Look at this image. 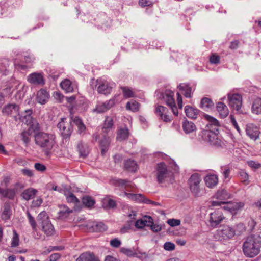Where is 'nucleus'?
<instances>
[{"instance_id": "obj_27", "label": "nucleus", "mask_w": 261, "mask_h": 261, "mask_svg": "<svg viewBox=\"0 0 261 261\" xmlns=\"http://www.w3.org/2000/svg\"><path fill=\"white\" fill-rule=\"evenodd\" d=\"M204 117L208 122V123L206 125L208 129H218L219 123L216 118L207 114L204 115Z\"/></svg>"}, {"instance_id": "obj_25", "label": "nucleus", "mask_w": 261, "mask_h": 261, "mask_svg": "<svg viewBox=\"0 0 261 261\" xmlns=\"http://www.w3.org/2000/svg\"><path fill=\"white\" fill-rule=\"evenodd\" d=\"M114 122L113 118L111 116H107L103 123L102 131L103 134H107L113 129Z\"/></svg>"}, {"instance_id": "obj_44", "label": "nucleus", "mask_w": 261, "mask_h": 261, "mask_svg": "<svg viewBox=\"0 0 261 261\" xmlns=\"http://www.w3.org/2000/svg\"><path fill=\"white\" fill-rule=\"evenodd\" d=\"M0 193L4 197L12 199L14 198L15 195V190L14 189H8L7 190H4L0 188Z\"/></svg>"}, {"instance_id": "obj_60", "label": "nucleus", "mask_w": 261, "mask_h": 261, "mask_svg": "<svg viewBox=\"0 0 261 261\" xmlns=\"http://www.w3.org/2000/svg\"><path fill=\"white\" fill-rule=\"evenodd\" d=\"M175 246L174 244L170 242H167L164 245V248L167 251H173L175 249Z\"/></svg>"}, {"instance_id": "obj_56", "label": "nucleus", "mask_w": 261, "mask_h": 261, "mask_svg": "<svg viewBox=\"0 0 261 261\" xmlns=\"http://www.w3.org/2000/svg\"><path fill=\"white\" fill-rule=\"evenodd\" d=\"M120 252L128 257H134L136 254L135 251L124 247L120 249Z\"/></svg>"}, {"instance_id": "obj_52", "label": "nucleus", "mask_w": 261, "mask_h": 261, "mask_svg": "<svg viewBox=\"0 0 261 261\" xmlns=\"http://www.w3.org/2000/svg\"><path fill=\"white\" fill-rule=\"evenodd\" d=\"M115 182V184L116 185L118 186L124 187L126 189L132 187V182L127 180L118 179H116Z\"/></svg>"}, {"instance_id": "obj_14", "label": "nucleus", "mask_w": 261, "mask_h": 261, "mask_svg": "<svg viewBox=\"0 0 261 261\" xmlns=\"http://www.w3.org/2000/svg\"><path fill=\"white\" fill-rule=\"evenodd\" d=\"M155 113L163 121L165 122L171 121V117L168 114V110L167 108L162 106H158L155 108Z\"/></svg>"}, {"instance_id": "obj_18", "label": "nucleus", "mask_w": 261, "mask_h": 261, "mask_svg": "<svg viewBox=\"0 0 261 261\" xmlns=\"http://www.w3.org/2000/svg\"><path fill=\"white\" fill-rule=\"evenodd\" d=\"M222 204L224 205L222 208L224 210L229 211L231 213H235L238 210L242 208L244 206L243 202H225Z\"/></svg>"}, {"instance_id": "obj_47", "label": "nucleus", "mask_w": 261, "mask_h": 261, "mask_svg": "<svg viewBox=\"0 0 261 261\" xmlns=\"http://www.w3.org/2000/svg\"><path fill=\"white\" fill-rule=\"evenodd\" d=\"M201 107L204 110L212 108L214 106L212 100L208 98H203L201 100Z\"/></svg>"}, {"instance_id": "obj_7", "label": "nucleus", "mask_w": 261, "mask_h": 261, "mask_svg": "<svg viewBox=\"0 0 261 261\" xmlns=\"http://www.w3.org/2000/svg\"><path fill=\"white\" fill-rule=\"evenodd\" d=\"M174 94L173 92L166 90L163 95V98L166 105L170 107L174 115L177 116L178 112L174 99Z\"/></svg>"}, {"instance_id": "obj_22", "label": "nucleus", "mask_w": 261, "mask_h": 261, "mask_svg": "<svg viewBox=\"0 0 261 261\" xmlns=\"http://www.w3.org/2000/svg\"><path fill=\"white\" fill-rule=\"evenodd\" d=\"M49 97V95L46 90L41 89L37 92L36 100L39 103L44 105L47 102Z\"/></svg>"}, {"instance_id": "obj_12", "label": "nucleus", "mask_w": 261, "mask_h": 261, "mask_svg": "<svg viewBox=\"0 0 261 261\" xmlns=\"http://www.w3.org/2000/svg\"><path fill=\"white\" fill-rule=\"evenodd\" d=\"M20 109L19 106L15 103H10L5 106L2 110L4 115H9L14 117V120L17 121L18 116L15 115H19Z\"/></svg>"}, {"instance_id": "obj_55", "label": "nucleus", "mask_w": 261, "mask_h": 261, "mask_svg": "<svg viewBox=\"0 0 261 261\" xmlns=\"http://www.w3.org/2000/svg\"><path fill=\"white\" fill-rule=\"evenodd\" d=\"M167 233L172 235L184 236L186 235V232L185 229H168Z\"/></svg>"}, {"instance_id": "obj_53", "label": "nucleus", "mask_w": 261, "mask_h": 261, "mask_svg": "<svg viewBox=\"0 0 261 261\" xmlns=\"http://www.w3.org/2000/svg\"><path fill=\"white\" fill-rule=\"evenodd\" d=\"M86 227L88 228H102L104 227V224L101 222H89Z\"/></svg>"}, {"instance_id": "obj_41", "label": "nucleus", "mask_w": 261, "mask_h": 261, "mask_svg": "<svg viewBox=\"0 0 261 261\" xmlns=\"http://www.w3.org/2000/svg\"><path fill=\"white\" fill-rule=\"evenodd\" d=\"M71 120L73 123L77 126L78 132L82 133L86 129V126L82 122V120L77 116L72 117Z\"/></svg>"}, {"instance_id": "obj_57", "label": "nucleus", "mask_w": 261, "mask_h": 261, "mask_svg": "<svg viewBox=\"0 0 261 261\" xmlns=\"http://www.w3.org/2000/svg\"><path fill=\"white\" fill-rule=\"evenodd\" d=\"M19 239L18 234L15 230L13 231V236L11 241V247H15L19 245Z\"/></svg>"}, {"instance_id": "obj_16", "label": "nucleus", "mask_w": 261, "mask_h": 261, "mask_svg": "<svg viewBox=\"0 0 261 261\" xmlns=\"http://www.w3.org/2000/svg\"><path fill=\"white\" fill-rule=\"evenodd\" d=\"M246 132L247 136L254 140L258 139L260 134L259 128L253 124L247 125Z\"/></svg>"}, {"instance_id": "obj_35", "label": "nucleus", "mask_w": 261, "mask_h": 261, "mask_svg": "<svg viewBox=\"0 0 261 261\" xmlns=\"http://www.w3.org/2000/svg\"><path fill=\"white\" fill-rule=\"evenodd\" d=\"M179 90L186 97L191 98L192 96V88L187 84H180L178 86Z\"/></svg>"}, {"instance_id": "obj_48", "label": "nucleus", "mask_w": 261, "mask_h": 261, "mask_svg": "<svg viewBox=\"0 0 261 261\" xmlns=\"http://www.w3.org/2000/svg\"><path fill=\"white\" fill-rule=\"evenodd\" d=\"M139 103L134 100H132L127 102L126 108L127 110L132 111V112H137L139 110Z\"/></svg>"}, {"instance_id": "obj_63", "label": "nucleus", "mask_w": 261, "mask_h": 261, "mask_svg": "<svg viewBox=\"0 0 261 261\" xmlns=\"http://www.w3.org/2000/svg\"><path fill=\"white\" fill-rule=\"evenodd\" d=\"M27 216L29 222L31 224V226L33 228H35V227L37 226V222L36 223L34 218L31 215L30 213L29 212H27Z\"/></svg>"}, {"instance_id": "obj_61", "label": "nucleus", "mask_w": 261, "mask_h": 261, "mask_svg": "<svg viewBox=\"0 0 261 261\" xmlns=\"http://www.w3.org/2000/svg\"><path fill=\"white\" fill-rule=\"evenodd\" d=\"M167 223L171 226V227H175L180 225V220L175 219H170L167 220Z\"/></svg>"}, {"instance_id": "obj_49", "label": "nucleus", "mask_w": 261, "mask_h": 261, "mask_svg": "<svg viewBox=\"0 0 261 261\" xmlns=\"http://www.w3.org/2000/svg\"><path fill=\"white\" fill-rule=\"evenodd\" d=\"M93 253L86 252L82 254L76 260V261H93Z\"/></svg>"}, {"instance_id": "obj_45", "label": "nucleus", "mask_w": 261, "mask_h": 261, "mask_svg": "<svg viewBox=\"0 0 261 261\" xmlns=\"http://www.w3.org/2000/svg\"><path fill=\"white\" fill-rule=\"evenodd\" d=\"M10 62L6 59L0 60V72L3 74H6L9 70Z\"/></svg>"}, {"instance_id": "obj_15", "label": "nucleus", "mask_w": 261, "mask_h": 261, "mask_svg": "<svg viewBox=\"0 0 261 261\" xmlns=\"http://www.w3.org/2000/svg\"><path fill=\"white\" fill-rule=\"evenodd\" d=\"M236 234L234 229H217L215 237L220 240H227L232 238Z\"/></svg>"}, {"instance_id": "obj_21", "label": "nucleus", "mask_w": 261, "mask_h": 261, "mask_svg": "<svg viewBox=\"0 0 261 261\" xmlns=\"http://www.w3.org/2000/svg\"><path fill=\"white\" fill-rule=\"evenodd\" d=\"M32 110L28 109L22 112L21 114H19L17 120H19L27 124L30 123L31 121L33 120L32 117Z\"/></svg>"}, {"instance_id": "obj_38", "label": "nucleus", "mask_w": 261, "mask_h": 261, "mask_svg": "<svg viewBox=\"0 0 261 261\" xmlns=\"http://www.w3.org/2000/svg\"><path fill=\"white\" fill-rule=\"evenodd\" d=\"M102 206L105 208H112L116 206L115 201L110 196H106L102 200Z\"/></svg>"}, {"instance_id": "obj_51", "label": "nucleus", "mask_w": 261, "mask_h": 261, "mask_svg": "<svg viewBox=\"0 0 261 261\" xmlns=\"http://www.w3.org/2000/svg\"><path fill=\"white\" fill-rule=\"evenodd\" d=\"M121 89L122 90L123 96L125 98H128L130 97H134L135 96L134 91H133L130 88L127 87H121Z\"/></svg>"}, {"instance_id": "obj_5", "label": "nucleus", "mask_w": 261, "mask_h": 261, "mask_svg": "<svg viewBox=\"0 0 261 261\" xmlns=\"http://www.w3.org/2000/svg\"><path fill=\"white\" fill-rule=\"evenodd\" d=\"M58 127L64 138L69 137L72 132L71 119L69 120L66 118L62 119L58 124Z\"/></svg>"}, {"instance_id": "obj_62", "label": "nucleus", "mask_w": 261, "mask_h": 261, "mask_svg": "<svg viewBox=\"0 0 261 261\" xmlns=\"http://www.w3.org/2000/svg\"><path fill=\"white\" fill-rule=\"evenodd\" d=\"M221 172L224 176L225 179L229 178V174L230 173V169L227 167H221Z\"/></svg>"}, {"instance_id": "obj_20", "label": "nucleus", "mask_w": 261, "mask_h": 261, "mask_svg": "<svg viewBox=\"0 0 261 261\" xmlns=\"http://www.w3.org/2000/svg\"><path fill=\"white\" fill-rule=\"evenodd\" d=\"M28 81L33 85H43L44 84L43 76L41 73H33L28 75Z\"/></svg>"}, {"instance_id": "obj_40", "label": "nucleus", "mask_w": 261, "mask_h": 261, "mask_svg": "<svg viewBox=\"0 0 261 261\" xmlns=\"http://www.w3.org/2000/svg\"><path fill=\"white\" fill-rule=\"evenodd\" d=\"M124 167L127 171L134 172L138 169V165L135 161L128 160L125 162Z\"/></svg>"}, {"instance_id": "obj_9", "label": "nucleus", "mask_w": 261, "mask_h": 261, "mask_svg": "<svg viewBox=\"0 0 261 261\" xmlns=\"http://www.w3.org/2000/svg\"><path fill=\"white\" fill-rule=\"evenodd\" d=\"M156 177L159 182H164L169 177L171 172L167 169L166 165L163 163H160L157 166Z\"/></svg>"}, {"instance_id": "obj_26", "label": "nucleus", "mask_w": 261, "mask_h": 261, "mask_svg": "<svg viewBox=\"0 0 261 261\" xmlns=\"http://www.w3.org/2000/svg\"><path fill=\"white\" fill-rule=\"evenodd\" d=\"M110 144V138L106 134H103V139L100 141L99 146L101 149V153L104 155L106 151L108 150Z\"/></svg>"}, {"instance_id": "obj_11", "label": "nucleus", "mask_w": 261, "mask_h": 261, "mask_svg": "<svg viewBox=\"0 0 261 261\" xmlns=\"http://www.w3.org/2000/svg\"><path fill=\"white\" fill-rule=\"evenodd\" d=\"M124 195L128 198L138 202H143L146 204H151L155 206L160 205V203L147 199L141 194H133L124 192Z\"/></svg>"}, {"instance_id": "obj_39", "label": "nucleus", "mask_w": 261, "mask_h": 261, "mask_svg": "<svg viewBox=\"0 0 261 261\" xmlns=\"http://www.w3.org/2000/svg\"><path fill=\"white\" fill-rule=\"evenodd\" d=\"M128 129L126 127L120 128L117 132V139L119 141H123L126 139L129 136Z\"/></svg>"}, {"instance_id": "obj_46", "label": "nucleus", "mask_w": 261, "mask_h": 261, "mask_svg": "<svg viewBox=\"0 0 261 261\" xmlns=\"http://www.w3.org/2000/svg\"><path fill=\"white\" fill-rule=\"evenodd\" d=\"M82 203L86 207L89 208H92L95 203V200L90 196H86L82 198Z\"/></svg>"}, {"instance_id": "obj_42", "label": "nucleus", "mask_w": 261, "mask_h": 261, "mask_svg": "<svg viewBox=\"0 0 261 261\" xmlns=\"http://www.w3.org/2000/svg\"><path fill=\"white\" fill-rule=\"evenodd\" d=\"M252 112L255 114H261V98H256L253 102L252 106Z\"/></svg>"}, {"instance_id": "obj_33", "label": "nucleus", "mask_w": 261, "mask_h": 261, "mask_svg": "<svg viewBox=\"0 0 261 261\" xmlns=\"http://www.w3.org/2000/svg\"><path fill=\"white\" fill-rule=\"evenodd\" d=\"M64 194L66 197V199L68 203H74L76 204L74 207V210L75 211L80 210L81 209L80 207H77V204H80V201L73 193L70 192H68V193L67 192H65Z\"/></svg>"}, {"instance_id": "obj_1", "label": "nucleus", "mask_w": 261, "mask_h": 261, "mask_svg": "<svg viewBox=\"0 0 261 261\" xmlns=\"http://www.w3.org/2000/svg\"><path fill=\"white\" fill-rule=\"evenodd\" d=\"M261 249V236L259 234H250L245 239L242 250L244 255L247 257L253 258L257 256Z\"/></svg>"}, {"instance_id": "obj_2", "label": "nucleus", "mask_w": 261, "mask_h": 261, "mask_svg": "<svg viewBox=\"0 0 261 261\" xmlns=\"http://www.w3.org/2000/svg\"><path fill=\"white\" fill-rule=\"evenodd\" d=\"M55 136L51 133L38 132L34 135V141L36 145L41 148L46 155H48L54 146Z\"/></svg>"}, {"instance_id": "obj_8", "label": "nucleus", "mask_w": 261, "mask_h": 261, "mask_svg": "<svg viewBox=\"0 0 261 261\" xmlns=\"http://www.w3.org/2000/svg\"><path fill=\"white\" fill-rule=\"evenodd\" d=\"M228 99L229 106L239 113H240V110L242 105V98L241 95L239 94H228Z\"/></svg>"}, {"instance_id": "obj_17", "label": "nucleus", "mask_w": 261, "mask_h": 261, "mask_svg": "<svg viewBox=\"0 0 261 261\" xmlns=\"http://www.w3.org/2000/svg\"><path fill=\"white\" fill-rule=\"evenodd\" d=\"M115 103L114 99H111L107 101L99 103L96 106L94 111L98 113H103L111 109L115 105Z\"/></svg>"}, {"instance_id": "obj_23", "label": "nucleus", "mask_w": 261, "mask_h": 261, "mask_svg": "<svg viewBox=\"0 0 261 261\" xmlns=\"http://www.w3.org/2000/svg\"><path fill=\"white\" fill-rule=\"evenodd\" d=\"M12 215V210L9 203H4L1 209V218L3 220H6L10 218Z\"/></svg>"}, {"instance_id": "obj_43", "label": "nucleus", "mask_w": 261, "mask_h": 261, "mask_svg": "<svg viewBox=\"0 0 261 261\" xmlns=\"http://www.w3.org/2000/svg\"><path fill=\"white\" fill-rule=\"evenodd\" d=\"M61 87L66 92H71L74 89V87L71 82L68 79H66L61 82Z\"/></svg>"}, {"instance_id": "obj_3", "label": "nucleus", "mask_w": 261, "mask_h": 261, "mask_svg": "<svg viewBox=\"0 0 261 261\" xmlns=\"http://www.w3.org/2000/svg\"><path fill=\"white\" fill-rule=\"evenodd\" d=\"M218 129H205L201 132V136L204 141L208 142L213 145H218L220 144V140L218 138Z\"/></svg>"}, {"instance_id": "obj_32", "label": "nucleus", "mask_w": 261, "mask_h": 261, "mask_svg": "<svg viewBox=\"0 0 261 261\" xmlns=\"http://www.w3.org/2000/svg\"><path fill=\"white\" fill-rule=\"evenodd\" d=\"M185 112L186 116L191 119H196L198 114V110L190 106L185 107Z\"/></svg>"}, {"instance_id": "obj_30", "label": "nucleus", "mask_w": 261, "mask_h": 261, "mask_svg": "<svg viewBox=\"0 0 261 261\" xmlns=\"http://www.w3.org/2000/svg\"><path fill=\"white\" fill-rule=\"evenodd\" d=\"M59 207L58 217L60 219H64L67 217L73 212L72 210L69 209L65 205H59Z\"/></svg>"}, {"instance_id": "obj_24", "label": "nucleus", "mask_w": 261, "mask_h": 261, "mask_svg": "<svg viewBox=\"0 0 261 261\" xmlns=\"http://www.w3.org/2000/svg\"><path fill=\"white\" fill-rule=\"evenodd\" d=\"M204 181L207 187L213 188L218 184V177L215 174H208L205 177Z\"/></svg>"}, {"instance_id": "obj_28", "label": "nucleus", "mask_w": 261, "mask_h": 261, "mask_svg": "<svg viewBox=\"0 0 261 261\" xmlns=\"http://www.w3.org/2000/svg\"><path fill=\"white\" fill-rule=\"evenodd\" d=\"M182 126L184 132L187 134L192 133L196 130L195 124L188 120H185L182 122Z\"/></svg>"}, {"instance_id": "obj_59", "label": "nucleus", "mask_w": 261, "mask_h": 261, "mask_svg": "<svg viewBox=\"0 0 261 261\" xmlns=\"http://www.w3.org/2000/svg\"><path fill=\"white\" fill-rule=\"evenodd\" d=\"M27 125H29L30 128L34 131L38 130L40 129V124L36 120L33 119L31 121V122Z\"/></svg>"}, {"instance_id": "obj_36", "label": "nucleus", "mask_w": 261, "mask_h": 261, "mask_svg": "<svg viewBox=\"0 0 261 261\" xmlns=\"http://www.w3.org/2000/svg\"><path fill=\"white\" fill-rule=\"evenodd\" d=\"M37 191L33 188H29L25 190L21 194L22 198L26 200H29L34 197L36 194Z\"/></svg>"}, {"instance_id": "obj_13", "label": "nucleus", "mask_w": 261, "mask_h": 261, "mask_svg": "<svg viewBox=\"0 0 261 261\" xmlns=\"http://www.w3.org/2000/svg\"><path fill=\"white\" fill-rule=\"evenodd\" d=\"M37 223V227L42 228H51L53 227L45 212H42L38 215Z\"/></svg>"}, {"instance_id": "obj_34", "label": "nucleus", "mask_w": 261, "mask_h": 261, "mask_svg": "<svg viewBox=\"0 0 261 261\" xmlns=\"http://www.w3.org/2000/svg\"><path fill=\"white\" fill-rule=\"evenodd\" d=\"M77 149L80 156L85 158L89 152L88 145L83 142H79L77 145Z\"/></svg>"}, {"instance_id": "obj_37", "label": "nucleus", "mask_w": 261, "mask_h": 261, "mask_svg": "<svg viewBox=\"0 0 261 261\" xmlns=\"http://www.w3.org/2000/svg\"><path fill=\"white\" fill-rule=\"evenodd\" d=\"M35 233L37 236L35 238L37 239H42L44 238V236H42L43 233L46 234L47 236H51L55 233L54 229H35L34 234Z\"/></svg>"}, {"instance_id": "obj_19", "label": "nucleus", "mask_w": 261, "mask_h": 261, "mask_svg": "<svg viewBox=\"0 0 261 261\" xmlns=\"http://www.w3.org/2000/svg\"><path fill=\"white\" fill-rule=\"evenodd\" d=\"M224 219L222 212L219 210L210 214V223L213 227L217 226Z\"/></svg>"}, {"instance_id": "obj_29", "label": "nucleus", "mask_w": 261, "mask_h": 261, "mask_svg": "<svg viewBox=\"0 0 261 261\" xmlns=\"http://www.w3.org/2000/svg\"><path fill=\"white\" fill-rule=\"evenodd\" d=\"M216 108L221 118H224L228 116L229 114V110L227 107L224 103L219 102L217 104Z\"/></svg>"}, {"instance_id": "obj_10", "label": "nucleus", "mask_w": 261, "mask_h": 261, "mask_svg": "<svg viewBox=\"0 0 261 261\" xmlns=\"http://www.w3.org/2000/svg\"><path fill=\"white\" fill-rule=\"evenodd\" d=\"M154 221L152 217L149 215H142L141 218L135 222L136 228H143L144 227L153 228Z\"/></svg>"}, {"instance_id": "obj_50", "label": "nucleus", "mask_w": 261, "mask_h": 261, "mask_svg": "<svg viewBox=\"0 0 261 261\" xmlns=\"http://www.w3.org/2000/svg\"><path fill=\"white\" fill-rule=\"evenodd\" d=\"M239 178L241 181L245 185H248L250 183L248 174L243 170H241L239 173Z\"/></svg>"}, {"instance_id": "obj_4", "label": "nucleus", "mask_w": 261, "mask_h": 261, "mask_svg": "<svg viewBox=\"0 0 261 261\" xmlns=\"http://www.w3.org/2000/svg\"><path fill=\"white\" fill-rule=\"evenodd\" d=\"M201 181L200 175L198 173L192 174L189 179L190 189L195 196L198 197L200 196V183Z\"/></svg>"}, {"instance_id": "obj_64", "label": "nucleus", "mask_w": 261, "mask_h": 261, "mask_svg": "<svg viewBox=\"0 0 261 261\" xmlns=\"http://www.w3.org/2000/svg\"><path fill=\"white\" fill-rule=\"evenodd\" d=\"M210 62L212 64H218L220 62V57L215 54H213L210 58Z\"/></svg>"}, {"instance_id": "obj_58", "label": "nucleus", "mask_w": 261, "mask_h": 261, "mask_svg": "<svg viewBox=\"0 0 261 261\" xmlns=\"http://www.w3.org/2000/svg\"><path fill=\"white\" fill-rule=\"evenodd\" d=\"M136 254L134 257H136L142 260L147 259L149 258L148 255L146 252H142L138 250L135 251Z\"/></svg>"}, {"instance_id": "obj_31", "label": "nucleus", "mask_w": 261, "mask_h": 261, "mask_svg": "<svg viewBox=\"0 0 261 261\" xmlns=\"http://www.w3.org/2000/svg\"><path fill=\"white\" fill-rule=\"evenodd\" d=\"M214 197L221 201H224L230 198V195L226 190L221 189L218 190L214 195Z\"/></svg>"}, {"instance_id": "obj_54", "label": "nucleus", "mask_w": 261, "mask_h": 261, "mask_svg": "<svg viewBox=\"0 0 261 261\" xmlns=\"http://www.w3.org/2000/svg\"><path fill=\"white\" fill-rule=\"evenodd\" d=\"M30 130L23 131L21 134V139L26 145L30 142Z\"/></svg>"}, {"instance_id": "obj_6", "label": "nucleus", "mask_w": 261, "mask_h": 261, "mask_svg": "<svg viewBox=\"0 0 261 261\" xmlns=\"http://www.w3.org/2000/svg\"><path fill=\"white\" fill-rule=\"evenodd\" d=\"M98 93L107 95L110 94L114 83L106 80L99 79L96 81Z\"/></svg>"}]
</instances>
